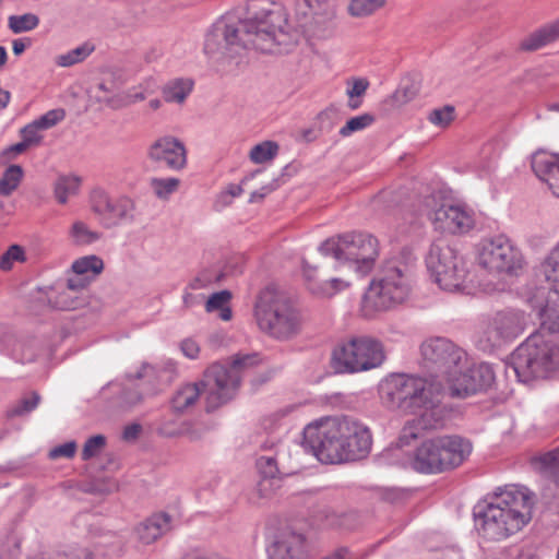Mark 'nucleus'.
<instances>
[{
    "label": "nucleus",
    "mask_w": 559,
    "mask_h": 559,
    "mask_svg": "<svg viewBox=\"0 0 559 559\" xmlns=\"http://www.w3.org/2000/svg\"><path fill=\"white\" fill-rule=\"evenodd\" d=\"M286 26V14L270 0H248L242 14L227 13L214 24L235 53L249 48L273 51L284 43Z\"/></svg>",
    "instance_id": "f257e3e1"
},
{
    "label": "nucleus",
    "mask_w": 559,
    "mask_h": 559,
    "mask_svg": "<svg viewBox=\"0 0 559 559\" xmlns=\"http://www.w3.org/2000/svg\"><path fill=\"white\" fill-rule=\"evenodd\" d=\"M534 503V493L524 486L498 488L490 502L476 507V527L489 540L504 539L531 521Z\"/></svg>",
    "instance_id": "f03ea898"
},
{
    "label": "nucleus",
    "mask_w": 559,
    "mask_h": 559,
    "mask_svg": "<svg viewBox=\"0 0 559 559\" xmlns=\"http://www.w3.org/2000/svg\"><path fill=\"white\" fill-rule=\"evenodd\" d=\"M253 316L263 333L282 342L297 337L304 325V317L296 300L274 284L258 294Z\"/></svg>",
    "instance_id": "7ed1b4c3"
},
{
    "label": "nucleus",
    "mask_w": 559,
    "mask_h": 559,
    "mask_svg": "<svg viewBox=\"0 0 559 559\" xmlns=\"http://www.w3.org/2000/svg\"><path fill=\"white\" fill-rule=\"evenodd\" d=\"M472 443L457 435H444L424 440L409 455L408 465L420 474L452 471L468 457Z\"/></svg>",
    "instance_id": "20e7f679"
},
{
    "label": "nucleus",
    "mask_w": 559,
    "mask_h": 559,
    "mask_svg": "<svg viewBox=\"0 0 559 559\" xmlns=\"http://www.w3.org/2000/svg\"><path fill=\"white\" fill-rule=\"evenodd\" d=\"M507 367L523 383L546 379L559 370V344L531 335L511 354Z\"/></svg>",
    "instance_id": "39448f33"
},
{
    "label": "nucleus",
    "mask_w": 559,
    "mask_h": 559,
    "mask_svg": "<svg viewBox=\"0 0 559 559\" xmlns=\"http://www.w3.org/2000/svg\"><path fill=\"white\" fill-rule=\"evenodd\" d=\"M353 429L345 416L321 418L305 427L302 445L322 463H345L350 453L345 439L355 433Z\"/></svg>",
    "instance_id": "423d86ee"
},
{
    "label": "nucleus",
    "mask_w": 559,
    "mask_h": 559,
    "mask_svg": "<svg viewBox=\"0 0 559 559\" xmlns=\"http://www.w3.org/2000/svg\"><path fill=\"white\" fill-rule=\"evenodd\" d=\"M320 251L324 255L333 257L340 265L364 277L372 271L379 257V242L370 234L352 231L324 240Z\"/></svg>",
    "instance_id": "0eeeda50"
},
{
    "label": "nucleus",
    "mask_w": 559,
    "mask_h": 559,
    "mask_svg": "<svg viewBox=\"0 0 559 559\" xmlns=\"http://www.w3.org/2000/svg\"><path fill=\"white\" fill-rule=\"evenodd\" d=\"M476 259L491 275L520 277L526 266L522 251L503 234L483 238L476 245Z\"/></svg>",
    "instance_id": "6e6552de"
},
{
    "label": "nucleus",
    "mask_w": 559,
    "mask_h": 559,
    "mask_svg": "<svg viewBox=\"0 0 559 559\" xmlns=\"http://www.w3.org/2000/svg\"><path fill=\"white\" fill-rule=\"evenodd\" d=\"M383 360L380 342L368 336H355L333 349L331 366L336 373H356L377 368Z\"/></svg>",
    "instance_id": "1a4fd4ad"
},
{
    "label": "nucleus",
    "mask_w": 559,
    "mask_h": 559,
    "mask_svg": "<svg viewBox=\"0 0 559 559\" xmlns=\"http://www.w3.org/2000/svg\"><path fill=\"white\" fill-rule=\"evenodd\" d=\"M383 390L390 406L405 414H417L433 395L426 379L407 374L392 376Z\"/></svg>",
    "instance_id": "9d476101"
},
{
    "label": "nucleus",
    "mask_w": 559,
    "mask_h": 559,
    "mask_svg": "<svg viewBox=\"0 0 559 559\" xmlns=\"http://www.w3.org/2000/svg\"><path fill=\"white\" fill-rule=\"evenodd\" d=\"M258 353L237 354L228 365H212V409L219 407L234 399L240 385L242 372L259 365Z\"/></svg>",
    "instance_id": "9b49d317"
},
{
    "label": "nucleus",
    "mask_w": 559,
    "mask_h": 559,
    "mask_svg": "<svg viewBox=\"0 0 559 559\" xmlns=\"http://www.w3.org/2000/svg\"><path fill=\"white\" fill-rule=\"evenodd\" d=\"M525 313L508 309L496 312L489 318L477 334L476 345L483 352H492L504 342L520 336L526 326Z\"/></svg>",
    "instance_id": "f8f14e48"
},
{
    "label": "nucleus",
    "mask_w": 559,
    "mask_h": 559,
    "mask_svg": "<svg viewBox=\"0 0 559 559\" xmlns=\"http://www.w3.org/2000/svg\"><path fill=\"white\" fill-rule=\"evenodd\" d=\"M424 365L436 378L447 380L466 364V353L447 337H430L420 346Z\"/></svg>",
    "instance_id": "ddd939ff"
},
{
    "label": "nucleus",
    "mask_w": 559,
    "mask_h": 559,
    "mask_svg": "<svg viewBox=\"0 0 559 559\" xmlns=\"http://www.w3.org/2000/svg\"><path fill=\"white\" fill-rule=\"evenodd\" d=\"M92 212L105 228H115L136 222V203L128 195H110L103 189H94L90 197Z\"/></svg>",
    "instance_id": "4468645a"
},
{
    "label": "nucleus",
    "mask_w": 559,
    "mask_h": 559,
    "mask_svg": "<svg viewBox=\"0 0 559 559\" xmlns=\"http://www.w3.org/2000/svg\"><path fill=\"white\" fill-rule=\"evenodd\" d=\"M88 282H53L44 287H36L27 298L29 309L39 313L45 308L73 310L81 304L80 295Z\"/></svg>",
    "instance_id": "2eb2a0df"
},
{
    "label": "nucleus",
    "mask_w": 559,
    "mask_h": 559,
    "mask_svg": "<svg viewBox=\"0 0 559 559\" xmlns=\"http://www.w3.org/2000/svg\"><path fill=\"white\" fill-rule=\"evenodd\" d=\"M409 293L407 282H369L361 298V313L366 318H371L377 312L404 302Z\"/></svg>",
    "instance_id": "dca6fc26"
},
{
    "label": "nucleus",
    "mask_w": 559,
    "mask_h": 559,
    "mask_svg": "<svg viewBox=\"0 0 559 559\" xmlns=\"http://www.w3.org/2000/svg\"><path fill=\"white\" fill-rule=\"evenodd\" d=\"M526 301L538 310L542 329L559 333V288L555 282H528Z\"/></svg>",
    "instance_id": "f3484780"
},
{
    "label": "nucleus",
    "mask_w": 559,
    "mask_h": 559,
    "mask_svg": "<svg viewBox=\"0 0 559 559\" xmlns=\"http://www.w3.org/2000/svg\"><path fill=\"white\" fill-rule=\"evenodd\" d=\"M460 368L455 376H450L445 381L449 394L452 397L465 399L469 395L485 391L495 381V372L489 364L473 365L462 372Z\"/></svg>",
    "instance_id": "a211bd4d"
},
{
    "label": "nucleus",
    "mask_w": 559,
    "mask_h": 559,
    "mask_svg": "<svg viewBox=\"0 0 559 559\" xmlns=\"http://www.w3.org/2000/svg\"><path fill=\"white\" fill-rule=\"evenodd\" d=\"M158 377V370L148 362H142L135 372H127L120 393L117 397L118 405L123 411H129L140 405L144 400L141 385L153 384Z\"/></svg>",
    "instance_id": "6ab92c4d"
},
{
    "label": "nucleus",
    "mask_w": 559,
    "mask_h": 559,
    "mask_svg": "<svg viewBox=\"0 0 559 559\" xmlns=\"http://www.w3.org/2000/svg\"><path fill=\"white\" fill-rule=\"evenodd\" d=\"M416 415V418L407 421L403 427L399 438L401 445H407L411 440L416 439L419 429L426 430L443 427L448 412L439 400L432 395L429 399V403H425V406Z\"/></svg>",
    "instance_id": "aec40b11"
},
{
    "label": "nucleus",
    "mask_w": 559,
    "mask_h": 559,
    "mask_svg": "<svg viewBox=\"0 0 559 559\" xmlns=\"http://www.w3.org/2000/svg\"><path fill=\"white\" fill-rule=\"evenodd\" d=\"M148 158L173 170H180L187 164V151L181 141L163 136L154 141L147 151Z\"/></svg>",
    "instance_id": "412c9836"
},
{
    "label": "nucleus",
    "mask_w": 559,
    "mask_h": 559,
    "mask_svg": "<svg viewBox=\"0 0 559 559\" xmlns=\"http://www.w3.org/2000/svg\"><path fill=\"white\" fill-rule=\"evenodd\" d=\"M436 227L453 235H462L475 226L473 213L461 205L443 204L433 213Z\"/></svg>",
    "instance_id": "4be33fe9"
},
{
    "label": "nucleus",
    "mask_w": 559,
    "mask_h": 559,
    "mask_svg": "<svg viewBox=\"0 0 559 559\" xmlns=\"http://www.w3.org/2000/svg\"><path fill=\"white\" fill-rule=\"evenodd\" d=\"M267 554L270 559H305L306 537L293 530H284L267 548Z\"/></svg>",
    "instance_id": "5701e85b"
},
{
    "label": "nucleus",
    "mask_w": 559,
    "mask_h": 559,
    "mask_svg": "<svg viewBox=\"0 0 559 559\" xmlns=\"http://www.w3.org/2000/svg\"><path fill=\"white\" fill-rule=\"evenodd\" d=\"M426 264L433 280H448L457 276L454 252L443 242H433L430 246Z\"/></svg>",
    "instance_id": "b1692460"
},
{
    "label": "nucleus",
    "mask_w": 559,
    "mask_h": 559,
    "mask_svg": "<svg viewBox=\"0 0 559 559\" xmlns=\"http://www.w3.org/2000/svg\"><path fill=\"white\" fill-rule=\"evenodd\" d=\"M531 167L534 174L559 198V157L543 150L536 151L532 154Z\"/></svg>",
    "instance_id": "393cba45"
},
{
    "label": "nucleus",
    "mask_w": 559,
    "mask_h": 559,
    "mask_svg": "<svg viewBox=\"0 0 559 559\" xmlns=\"http://www.w3.org/2000/svg\"><path fill=\"white\" fill-rule=\"evenodd\" d=\"M416 258L411 248L404 247L401 251L385 259L381 265V280H396L415 275Z\"/></svg>",
    "instance_id": "a878e982"
},
{
    "label": "nucleus",
    "mask_w": 559,
    "mask_h": 559,
    "mask_svg": "<svg viewBox=\"0 0 559 559\" xmlns=\"http://www.w3.org/2000/svg\"><path fill=\"white\" fill-rule=\"evenodd\" d=\"M346 424L354 426V432L345 439V445H349L347 462L357 461L366 457L372 445V437L369 428L359 420L345 416Z\"/></svg>",
    "instance_id": "bb28decb"
},
{
    "label": "nucleus",
    "mask_w": 559,
    "mask_h": 559,
    "mask_svg": "<svg viewBox=\"0 0 559 559\" xmlns=\"http://www.w3.org/2000/svg\"><path fill=\"white\" fill-rule=\"evenodd\" d=\"M171 530V516L159 512L145 519L135 527V534L140 542L150 545Z\"/></svg>",
    "instance_id": "cd10ccee"
},
{
    "label": "nucleus",
    "mask_w": 559,
    "mask_h": 559,
    "mask_svg": "<svg viewBox=\"0 0 559 559\" xmlns=\"http://www.w3.org/2000/svg\"><path fill=\"white\" fill-rule=\"evenodd\" d=\"M442 292L456 296H479L481 293L490 295L497 290H503L504 286L499 288L493 282H432Z\"/></svg>",
    "instance_id": "c85d7f7f"
},
{
    "label": "nucleus",
    "mask_w": 559,
    "mask_h": 559,
    "mask_svg": "<svg viewBox=\"0 0 559 559\" xmlns=\"http://www.w3.org/2000/svg\"><path fill=\"white\" fill-rule=\"evenodd\" d=\"M207 382L200 380L180 385L171 397V407L176 413H185L192 407L206 390Z\"/></svg>",
    "instance_id": "c756f323"
},
{
    "label": "nucleus",
    "mask_w": 559,
    "mask_h": 559,
    "mask_svg": "<svg viewBox=\"0 0 559 559\" xmlns=\"http://www.w3.org/2000/svg\"><path fill=\"white\" fill-rule=\"evenodd\" d=\"M559 39V17L534 31L519 45L521 51H535Z\"/></svg>",
    "instance_id": "7c9ffc66"
},
{
    "label": "nucleus",
    "mask_w": 559,
    "mask_h": 559,
    "mask_svg": "<svg viewBox=\"0 0 559 559\" xmlns=\"http://www.w3.org/2000/svg\"><path fill=\"white\" fill-rule=\"evenodd\" d=\"M81 183L82 179L76 175H59L53 182V194L58 203L66 204L70 198L76 195Z\"/></svg>",
    "instance_id": "2f4dec72"
},
{
    "label": "nucleus",
    "mask_w": 559,
    "mask_h": 559,
    "mask_svg": "<svg viewBox=\"0 0 559 559\" xmlns=\"http://www.w3.org/2000/svg\"><path fill=\"white\" fill-rule=\"evenodd\" d=\"M193 88V82L190 79L178 78L168 81L163 90L162 94L167 103H178L181 104L185 102L187 96L191 93Z\"/></svg>",
    "instance_id": "473e14b6"
},
{
    "label": "nucleus",
    "mask_w": 559,
    "mask_h": 559,
    "mask_svg": "<svg viewBox=\"0 0 559 559\" xmlns=\"http://www.w3.org/2000/svg\"><path fill=\"white\" fill-rule=\"evenodd\" d=\"M233 297L234 294L228 289L212 293V314H214L216 319L225 322L233 319Z\"/></svg>",
    "instance_id": "72a5a7b5"
},
{
    "label": "nucleus",
    "mask_w": 559,
    "mask_h": 559,
    "mask_svg": "<svg viewBox=\"0 0 559 559\" xmlns=\"http://www.w3.org/2000/svg\"><path fill=\"white\" fill-rule=\"evenodd\" d=\"M23 177L22 166L13 164L7 167L0 177V195H11L19 188Z\"/></svg>",
    "instance_id": "f704fd0d"
},
{
    "label": "nucleus",
    "mask_w": 559,
    "mask_h": 559,
    "mask_svg": "<svg viewBox=\"0 0 559 559\" xmlns=\"http://www.w3.org/2000/svg\"><path fill=\"white\" fill-rule=\"evenodd\" d=\"M307 290L316 298H331L348 287V282H306Z\"/></svg>",
    "instance_id": "c9c22d12"
},
{
    "label": "nucleus",
    "mask_w": 559,
    "mask_h": 559,
    "mask_svg": "<svg viewBox=\"0 0 559 559\" xmlns=\"http://www.w3.org/2000/svg\"><path fill=\"white\" fill-rule=\"evenodd\" d=\"M71 270L76 275H85L91 273L96 276L102 273L104 270V261L97 255H85L80 259H76L72 265Z\"/></svg>",
    "instance_id": "e433bc0d"
},
{
    "label": "nucleus",
    "mask_w": 559,
    "mask_h": 559,
    "mask_svg": "<svg viewBox=\"0 0 559 559\" xmlns=\"http://www.w3.org/2000/svg\"><path fill=\"white\" fill-rule=\"evenodd\" d=\"M94 51V46L90 43H84L79 47L59 55L56 58V63L59 67H71L85 60Z\"/></svg>",
    "instance_id": "4c0bfd02"
},
{
    "label": "nucleus",
    "mask_w": 559,
    "mask_h": 559,
    "mask_svg": "<svg viewBox=\"0 0 559 559\" xmlns=\"http://www.w3.org/2000/svg\"><path fill=\"white\" fill-rule=\"evenodd\" d=\"M296 5L305 15L323 14L326 21H332L335 16L334 10L329 5L328 0H296Z\"/></svg>",
    "instance_id": "58836bf2"
},
{
    "label": "nucleus",
    "mask_w": 559,
    "mask_h": 559,
    "mask_svg": "<svg viewBox=\"0 0 559 559\" xmlns=\"http://www.w3.org/2000/svg\"><path fill=\"white\" fill-rule=\"evenodd\" d=\"M386 0H350L348 13L354 17H366L384 7Z\"/></svg>",
    "instance_id": "ea45409f"
},
{
    "label": "nucleus",
    "mask_w": 559,
    "mask_h": 559,
    "mask_svg": "<svg viewBox=\"0 0 559 559\" xmlns=\"http://www.w3.org/2000/svg\"><path fill=\"white\" fill-rule=\"evenodd\" d=\"M39 25V17L34 13L10 15L8 26L14 34H21L35 29Z\"/></svg>",
    "instance_id": "a19ab883"
},
{
    "label": "nucleus",
    "mask_w": 559,
    "mask_h": 559,
    "mask_svg": "<svg viewBox=\"0 0 559 559\" xmlns=\"http://www.w3.org/2000/svg\"><path fill=\"white\" fill-rule=\"evenodd\" d=\"M419 93V84L415 81L406 80L391 95L390 100L395 106H402L413 100Z\"/></svg>",
    "instance_id": "79ce46f5"
},
{
    "label": "nucleus",
    "mask_w": 559,
    "mask_h": 559,
    "mask_svg": "<svg viewBox=\"0 0 559 559\" xmlns=\"http://www.w3.org/2000/svg\"><path fill=\"white\" fill-rule=\"evenodd\" d=\"M178 178H152L150 186L154 194L160 200H167L179 188Z\"/></svg>",
    "instance_id": "37998d69"
},
{
    "label": "nucleus",
    "mask_w": 559,
    "mask_h": 559,
    "mask_svg": "<svg viewBox=\"0 0 559 559\" xmlns=\"http://www.w3.org/2000/svg\"><path fill=\"white\" fill-rule=\"evenodd\" d=\"M376 121L372 114L366 112L360 116L350 118L345 126L340 129V135L343 138L349 136L352 133L361 131L370 127Z\"/></svg>",
    "instance_id": "c03bdc74"
},
{
    "label": "nucleus",
    "mask_w": 559,
    "mask_h": 559,
    "mask_svg": "<svg viewBox=\"0 0 559 559\" xmlns=\"http://www.w3.org/2000/svg\"><path fill=\"white\" fill-rule=\"evenodd\" d=\"M316 519L324 527L337 528L344 525L346 515L344 513L336 512L330 507H323L317 511Z\"/></svg>",
    "instance_id": "a18cd8bd"
},
{
    "label": "nucleus",
    "mask_w": 559,
    "mask_h": 559,
    "mask_svg": "<svg viewBox=\"0 0 559 559\" xmlns=\"http://www.w3.org/2000/svg\"><path fill=\"white\" fill-rule=\"evenodd\" d=\"M278 151V145L272 141H265L254 145L250 151V158L257 164L272 159Z\"/></svg>",
    "instance_id": "49530a36"
},
{
    "label": "nucleus",
    "mask_w": 559,
    "mask_h": 559,
    "mask_svg": "<svg viewBox=\"0 0 559 559\" xmlns=\"http://www.w3.org/2000/svg\"><path fill=\"white\" fill-rule=\"evenodd\" d=\"M257 466L262 478L275 481L281 474L276 454L261 455L257 461Z\"/></svg>",
    "instance_id": "de8ad7c7"
},
{
    "label": "nucleus",
    "mask_w": 559,
    "mask_h": 559,
    "mask_svg": "<svg viewBox=\"0 0 559 559\" xmlns=\"http://www.w3.org/2000/svg\"><path fill=\"white\" fill-rule=\"evenodd\" d=\"M71 236L78 245H90L100 238L99 233L91 230L83 222H75L71 228Z\"/></svg>",
    "instance_id": "09e8293b"
},
{
    "label": "nucleus",
    "mask_w": 559,
    "mask_h": 559,
    "mask_svg": "<svg viewBox=\"0 0 559 559\" xmlns=\"http://www.w3.org/2000/svg\"><path fill=\"white\" fill-rule=\"evenodd\" d=\"M455 118L454 107L451 105H445L441 108H436L431 110L428 115V120L430 123L440 127L447 128Z\"/></svg>",
    "instance_id": "8fccbe9b"
},
{
    "label": "nucleus",
    "mask_w": 559,
    "mask_h": 559,
    "mask_svg": "<svg viewBox=\"0 0 559 559\" xmlns=\"http://www.w3.org/2000/svg\"><path fill=\"white\" fill-rule=\"evenodd\" d=\"M545 280H559V242L540 264Z\"/></svg>",
    "instance_id": "3c124183"
},
{
    "label": "nucleus",
    "mask_w": 559,
    "mask_h": 559,
    "mask_svg": "<svg viewBox=\"0 0 559 559\" xmlns=\"http://www.w3.org/2000/svg\"><path fill=\"white\" fill-rule=\"evenodd\" d=\"M25 261V251L19 245H12L0 258V269L10 271L15 262Z\"/></svg>",
    "instance_id": "603ef678"
},
{
    "label": "nucleus",
    "mask_w": 559,
    "mask_h": 559,
    "mask_svg": "<svg viewBox=\"0 0 559 559\" xmlns=\"http://www.w3.org/2000/svg\"><path fill=\"white\" fill-rule=\"evenodd\" d=\"M40 402V395L37 392H32L29 396H24L21 401L13 406L9 414L10 416H24L34 411Z\"/></svg>",
    "instance_id": "864d4df0"
},
{
    "label": "nucleus",
    "mask_w": 559,
    "mask_h": 559,
    "mask_svg": "<svg viewBox=\"0 0 559 559\" xmlns=\"http://www.w3.org/2000/svg\"><path fill=\"white\" fill-rule=\"evenodd\" d=\"M106 445V438L103 435H96L88 438L82 450V460L88 461L92 457L96 456L103 448Z\"/></svg>",
    "instance_id": "5fc2aeb1"
},
{
    "label": "nucleus",
    "mask_w": 559,
    "mask_h": 559,
    "mask_svg": "<svg viewBox=\"0 0 559 559\" xmlns=\"http://www.w3.org/2000/svg\"><path fill=\"white\" fill-rule=\"evenodd\" d=\"M66 117V111L61 108L51 109L35 119L34 122L44 131L55 127L57 123L62 121Z\"/></svg>",
    "instance_id": "6e6d98bb"
},
{
    "label": "nucleus",
    "mask_w": 559,
    "mask_h": 559,
    "mask_svg": "<svg viewBox=\"0 0 559 559\" xmlns=\"http://www.w3.org/2000/svg\"><path fill=\"white\" fill-rule=\"evenodd\" d=\"M206 433V425L199 421H185L180 428V435L191 441L200 440Z\"/></svg>",
    "instance_id": "4d7b16f0"
},
{
    "label": "nucleus",
    "mask_w": 559,
    "mask_h": 559,
    "mask_svg": "<svg viewBox=\"0 0 559 559\" xmlns=\"http://www.w3.org/2000/svg\"><path fill=\"white\" fill-rule=\"evenodd\" d=\"M275 489V481L261 478V480L258 483L255 490L253 491L251 496V501L253 503H260V500H265L271 497Z\"/></svg>",
    "instance_id": "13d9d810"
},
{
    "label": "nucleus",
    "mask_w": 559,
    "mask_h": 559,
    "mask_svg": "<svg viewBox=\"0 0 559 559\" xmlns=\"http://www.w3.org/2000/svg\"><path fill=\"white\" fill-rule=\"evenodd\" d=\"M43 130L34 122L26 124L21 130L22 140L28 145L39 144L43 140V135L40 134Z\"/></svg>",
    "instance_id": "bf43d9fd"
},
{
    "label": "nucleus",
    "mask_w": 559,
    "mask_h": 559,
    "mask_svg": "<svg viewBox=\"0 0 559 559\" xmlns=\"http://www.w3.org/2000/svg\"><path fill=\"white\" fill-rule=\"evenodd\" d=\"M76 452V442L68 441L63 444L57 445L49 451V459L56 460L59 457L71 459Z\"/></svg>",
    "instance_id": "052dcab7"
},
{
    "label": "nucleus",
    "mask_w": 559,
    "mask_h": 559,
    "mask_svg": "<svg viewBox=\"0 0 559 559\" xmlns=\"http://www.w3.org/2000/svg\"><path fill=\"white\" fill-rule=\"evenodd\" d=\"M29 146L22 140L16 144L10 145L0 152V165H4L17 155L24 153Z\"/></svg>",
    "instance_id": "680f3d73"
},
{
    "label": "nucleus",
    "mask_w": 559,
    "mask_h": 559,
    "mask_svg": "<svg viewBox=\"0 0 559 559\" xmlns=\"http://www.w3.org/2000/svg\"><path fill=\"white\" fill-rule=\"evenodd\" d=\"M347 85L348 88L346 91V95L348 97H362L369 87V81L366 78H354L347 81Z\"/></svg>",
    "instance_id": "e2e57ef3"
},
{
    "label": "nucleus",
    "mask_w": 559,
    "mask_h": 559,
    "mask_svg": "<svg viewBox=\"0 0 559 559\" xmlns=\"http://www.w3.org/2000/svg\"><path fill=\"white\" fill-rule=\"evenodd\" d=\"M183 301L188 307L193 306L195 304H203L205 311L210 313V296H206L204 294L187 293L183 297Z\"/></svg>",
    "instance_id": "0e129e2a"
},
{
    "label": "nucleus",
    "mask_w": 559,
    "mask_h": 559,
    "mask_svg": "<svg viewBox=\"0 0 559 559\" xmlns=\"http://www.w3.org/2000/svg\"><path fill=\"white\" fill-rule=\"evenodd\" d=\"M180 349L182 354L190 359L197 358L200 352L198 343L191 338L183 340L180 344Z\"/></svg>",
    "instance_id": "69168bd1"
},
{
    "label": "nucleus",
    "mask_w": 559,
    "mask_h": 559,
    "mask_svg": "<svg viewBox=\"0 0 559 559\" xmlns=\"http://www.w3.org/2000/svg\"><path fill=\"white\" fill-rule=\"evenodd\" d=\"M140 90H142V85L139 86ZM146 97L145 95V92L144 91H139L136 92L134 90L133 91H130L124 97L123 99L121 100V104L119 105H111L114 108H118V107H121V106H128L130 104H133V103H136V102H141V100H144Z\"/></svg>",
    "instance_id": "338daca9"
},
{
    "label": "nucleus",
    "mask_w": 559,
    "mask_h": 559,
    "mask_svg": "<svg viewBox=\"0 0 559 559\" xmlns=\"http://www.w3.org/2000/svg\"><path fill=\"white\" fill-rule=\"evenodd\" d=\"M259 171L251 173L250 175L243 177V179L240 181V185H229L228 188L225 190V192L229 195V198L234 199L241 194L242 192V186L247 183L248 180L254 177L255 174Z\"/></svg>",
    "instance_id": "774afa93"
}]
</instances>
